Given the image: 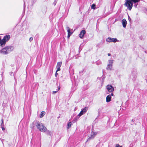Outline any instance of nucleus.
Returning <instances> with one entry per match:
<instances>
[{
  "instance_id": "f257e3e1",
  "label": "nucleus",
  "mask_w": 147,
  "mask_h": 147,
  "mask_svg": "<svg viewBox=\"0 0 147 147\" xmlns=\"http://www.w3.org/2000/svg\"><path fill=\"white\" fill-rule=\"evenodd\" d=\"M36 126L37 128L41 132L45 131L47 130L46 128L44 126L42 123L38 121H36L33 123Z\"/></svg>"
},
{
  "instance_id": "f03ea898",
  "label": "nucleus",
  "mask_w": 147,
  "mask_h": 147,
  "mask_svg": "<svg viewBox=\"0 0 147 147\" xmlns=\"http://www.w3.org/2000/svg\"><path fill=\"white\" fill-rule=\"evenodd\" d=\"M13 47L11 46L5 47L2 50V52L4 54H7L13 51Z\"/></svg>"
},
{
  "instance_id": "7ed1b4c3",
  "label": "nucleus",
  "mask_w": 147,
  "mask_h": 147,
  "mask_svg": "<svg viewBox=\"0 0 147 147\" xmlns=\"http://www.w3.org/2000/svg\"><path fill=\"white\" fill-rule=\"evenodd\" d=\"M124 5L127 7V8L129 10H131L133 7L132 2L130 0H126Z\"/></svg>"
},
{
  "instance_id": "20e7f679",
  "label": "nucleus",
  "mask_w": 147,
  "mask_h": 147,
  "mask_svg": "<svg viewBox=\"0 0 147 147\" xmlns=\"http://www.w3.org/2000/svg\"><path fill=\"white\" fill-rule=\"evenodd\" d=\"M114 60L112 59H110L108 61L107 66L106 69L108 70H111L112 69V66Z\"/></svg>"
},
{
  "instance_id": "39448f33",
  "label": "nucleus",
  "mask_w": 147,
  "mask_h": 147,
  "mask_svg": "<svg viewBox=\"0 0 147 147\" xmlns=\"http://www.w3.org/2000/svg\"><path fill=\"white\" fill-rule=\"evenodd\" d=\"M88 108L87 107H85L84 109L82 110V111L78 115L79 116H80L84 114L88 110Z\"/></svg>"
},
{
  "instance_id": "423d86ee",
  "label": "nucleus",
  "mask_w": 147,
  "mask_h": 147,
  "mask_svg": "<svg viewBox=\"0 0 147 147\" xmlns=\"http://www.w3.org/2000/svg\"><path fill=\"white\" fill-rule=\"evenodd\" d=\"M106 88L110 92H112L114 90L113 88L111 85H108L107 86Z\"/></svg>"
},
{
  "instance_id": "0eeeda50",
  "label": "nucleus",
  "mask_w": 147,
  "mask_h": 147,
  "mask_svg": "<svg viewBox=\"0 0 147 147\" xmlns=\"http://www.w3.org/2000/svg\"><path fill=\"white\" fill-rule=\"evenodd\" d=\"M66 30L68 32L67 38L69 39L70 36L72 34L73 32H70V29L68 26L66 27Z\"/></svg>"
},
{
  "instance_id": "6e6552de",
  "label": "nucleus",
  "mask_w": 147,
  "mask_h": 147,
  "mask_svg": "<svg viewBox=\"0 0 147 147\" xmlns=\"http://www.w3.org/2000/svg\"><path fill=\"white\" fill-rule=\"evenodd\" d=\"M97 134V132H92L91 133V136L89 137V138L90 139H93Z\"/></svg>"
},
{
  "instance_id": "1a4fd4ad",
  "label": "nucleus",
  "mask_w": 147,
  "mask_h": 147,
  "mask_svg": "<svg viewBox=\"0 0 147 147\" xmlns=\"http://www.w3.org/2000/svg\"><path fill=\"white\" fill-rule=\"evenodd\" d=\"M10 38V36L9 35H7L5 36L3 39L6 42L7 41L9 40Z\"/></svg>"
},
{
  "instance_id": "9d476101",
  "label": "nucleus",
  "mask_w": 147,
  "mask_h": 147,
  "mask_svg": "<svg viewBox=\"0 0 147 147\" xmlns=\"http://www.w3.org/2000/svg\"><path fill=\"white\" fill-rule=\"evenodd\" d=\"M86 33V31L85 30H82L80 32V34H79V36L80 38H82L84 34Z\"/></svg>"
},
{
  "instance_id": "9b49d317",
  "label": "nucleus",
  "mask_w": 147,
  "mask_h": 147,
  "mask_svg": "<svg viewBox=\"0 0 147 147\" xmlns=\"http://www.w3.org/2000/svg\"><path fill=\"white\" fill-rule=\"evenodd\" d=\"M122 23L123 27L125 28L127 23L126 20L125 19H123L122 21Z\"/></svg>"
},
{
  "instance_id": "f8f14e48",
  "label": "nucleus",
  "mask_w": 147,
  "mask_h": 147,
  "mask_svg": "<svg viewBox=\"0 0 147 147\" xmlns=\"http://www.w3.org/2000/svg\"><path fill=\"white\" fill-rule=\"evenodd\" d=\"M111 95H108L106 98V101L107 102H108L111 101Z\"/></svg>"
},
{
  "instance_id": "ddd939ff",
  "label": "nucleus",
  "mask_w": 147,
  "mask_h": 147,
  "mask_svg": "<svg viewBox=\"0 0 147 147\" xmlns=\"http://www.w3.org/2000/svg\"><path fill=\"white\" fill-rule=\"evenodd\" d=\"M6 43V42H5V41L4 40H3L2 39L0 41V46H1V47H3L5 46Z\"/></svg>"
},
{
  "instance_id": "4468645a",
  "label": "nucleus",
  "mask_w": 147,
  "mask_h": 147,
  "mask_svg": "<svg viewBox=\"0 0 147 147\" xmlns=\"http://www.w3.org/2000/svg\"><path fill=\"white\" fill-rule=\"evenodd\" d=\"M62 62H58L57 63L56 67L60 68L62 65Z\"/></svg>"
},
{
  "instance_id": "2eb2a0df",
  "label": "nucleus",
  "mask_w": 147,
  "mask_h": 147,
  "mask_svg": "<svg viewBox=\"0 0 147 147\" xmlns=\"http://www.w3.org/2000/svg\"><path fill=\"white\" fill-rule=\"evenodd\" d=\"M45 113L44 111H42L41 112L40 114V118H42L45 115Z\"/></svg>"
},
{
  "instance_id": "dca6fc26",
  "label": "nucleus",
  "mask_w": 147,
  "mask_h": 147,
  "mask_svg": "<svg viewBox=\"0 0 147 147\" xmlns=\"http://www.w3.org/2000/svg\"><path fill=\"white\" fill-rule=\"evenodd\" d=\"M111 42H115L117 41H118V40L116 38H111Z\"/></svg>"
},
{
  "instance_id": "f3484780",
  "label": "nucleus",
  "mask_w": 147,
  "mask_h": 147,
  "mask_svg": "<svg viewBox=\"0 0 147 147\" xmlns=\"http://www.w3.org/2000/svg\"><path fill=\"white\" fill-rule=\"evenodd\" d=\"M36 121H34L31 124H30V128H31L32 129L34 128V126H35V125H34V124H33V123Z\"/></svg>"
},
{
  "instance_id": "a211bd4d",
  "label": "nucleus",
  "mask_w": 147,
  "mask_h": 147,
  "mask_svg": "<svg viewBox=\"0 0 147 147\" xmlns=\"http://www.w3.org/2000/svg\"><path fill=\"white\" fill-rule=\"evenodd\" d=\"M72 123L70 122L68 123L67 124V128H69V127H70Z\"/></svg>"
},
{
  "instance_id": "6ab92c4d",
  "label": "nucleus",
  "mask_w": 147,
  "mask_h": 147,
  "mask_svg": "<svg viewBox=\"0 0 147 147\" xmlns=\"http://www.w3.org/2000/svg\"><path fill=\"white\" fill-rule=\"evenodd\" d=\"M111 38L110 37H109L106 39V40L107 42H111Z\"/></svg>"
},
{
  "instance_id": "aec40b11",
  "label": "nucleus",
  "mask_w": 147,
  "mask_h": 147,
  "mask_svg": "<svg viewBox=\"0 0 147 147\" xmlns=\"http://www.w3.org/2000/svg\"><path fill=\"white\" fill-rule=\"evenodd\" d=\"M131 2H133L134 3L138 2L140 1V0H130Z\"/></svg>"
},
{
  "instance_id": "412c9836",
  "label": "nucleus",
  "mask_w": 147,
  "mask_h": 147,
  "mask_svg": "<svg viewBox=\"0 0 147 147\" xmlns=\"http://www.w3.org/2000/svg\"><path fill=\"white\" fill-rule=\"evenodd\" d=\"M60 87L59 86L58 87V89H57V90L56 91H53V94H55L60 89Z\"/></svg>"
},
{
  "instance_id": "4be33fe9",
  "label": "nucleus",
  "mask_w": 147,
  "mask_h": 147,
  "mask_svg": "<svg viewBox=\"0 0 147 147\" xmlns=\"http://www.w3.org/2000/svg\"><path fill=\"white\" fill-rule=\"evenodd\" d=\"M95 7H96V5L94 4H93L91 5V8L92 9H95Z\"/></svg>"
},
{
  "instance_id": "5701e85b",
  "label": "nucleus",
  "mask_w": 147,
  "mask_h": 147,
  "mask_svg": "<svg viewBox=\"0 0 147 147\" xmlns=\"http://www.w3.org/2000/svg\"><path fill=\"white\" fill-rule=\"evenodd\" d=\"M115 147H122V146H120L119 144H117L116 145Z\"/></svg>"
},
{
  "instance_id": "b1692460",
  "label": "nucleus",
  "mask_w": 147,
  "mask_h": 147,
  "mask_svg": "<svg viewBox=\"0 0 147 147\" xmlns=\"http://www.w3.org/2000/svg\"><path fill=\"white\" fill-rule=\"evenodd\" d=\"M56 68L57 69L56 70V72H57L60 70V68L59 67H56Z\"/></svg>"
},
{
  "instance_id": "393cba45",
  "label": "nucleus",
  "mask_w": 147,
  "mask_h": 147,
  "mask_svg": "<svg viewBox=\"0 0 147 147\" xmlns=\"http://www.w3.org/2000/svg\"><path fill=\"white\" fill-rule=\"evenodd\" d=\"M33 40V38L32 37H30L29 38V40L30 42H31V41H32Z\"/></svg>"
},
{
  "instance_id": "a878e982",
  "label": "nucleus",
  "mask_w": 147,
  "mask_h": 147,
  "mask_svg": "<svg viewBox=\"0 0 147 147\" xmlns=\"http://www.w3.org/2000/svg\"><path fill=\"white\" fill-rule=\"evenodd\" d=\"M1 121L2 123H1V127H2V124L3 123V119H1Z\"/></svg>"
},
{
  "instance_id": "bb28decb",
  "label": "nucleus",
  "mask_w": 147,
  "mask_h": 147,
  "mask_svg": "<svg viewBox=\"0 0 147 147\" xmlns=\"http://www.w3.org/2000/svg\"><path fill=\"white\" fill-rule=\"evenodd\" d=\"M58 75V73H57V72H56L55 73V77H57V76Z\"/></svg>"
},
{
  "instance_id": "cd10ccee",
  "label": "nucleus",
  "mask_w": 147,
  "mask_h": 147,
  "mask_svg": "<svg viewBox=\"0 0 147 147\" xmlns=\"http://www.w3.org/2000/svg\"><path fill=\"white\" fill-rule=\"evenodd\" d=\"M128 20H129V21H130L131 20V19L130 18V17L129 16H128Z\"/></svg>"
},
{
  "instance_id": "c85d7f7f",
  "label": "nucleus",
  "mask_w": 147,
  "mask_h": 147,
  "mask_svg": "<svg viewBox=\"0 0 147 147\" xmlns=\"http://www.w3.org/2000/svg\"><path fill=\"white\" fill-rule=\"evenodd\" d=\"M1 127L2 128V130L3 131H4L5 130V128L2 127H2Z\"/></svg>"
},
{
  "instance_id": "c756f323",
  "label": "nucleus",
  "mask_w": 147,
  "mask_h": 147,
  "mask_svg": "<svg viewBox=\"0 0 147 147\" xmlns=\"http://www.w3.org/2000/svg\"><path fill=\"white\" fill-rule=\"evenodd\" d=\"M110 95H111V96H114V94H113V93H111V94H110Z\"/></svg>"
},
{
  "instance_id": "7c9ffc66",
  "label": "nucleus",
  "mask_w": 147,
  "mask_h": 147,
  "mask_svg": "<svg viewBox=\"0 0 147 147\" xmlns=\"http://www.w3.org/2000/svg\"><path fill=\"white\" fill-rule=\"evenodd\" d=\"M137 4H135L134 5V6H135V7H137Z\"/></svg>"
},
{
  "instance_id": "2f4dec72",
  "label": "nucleus",
  "mask_w": 147,
  "mask_h": 147,
  "mask_svg": "<svg viewBox=\"0 0 147 147\" xmlns=\"http://www.w3.org/2000/svg\"><path fill=\"white\" fill-rule=\"evenodd\" d=\"M108 56H109L111 55V54L109 53H108Z\"/></svg>"
}]
</instances>
